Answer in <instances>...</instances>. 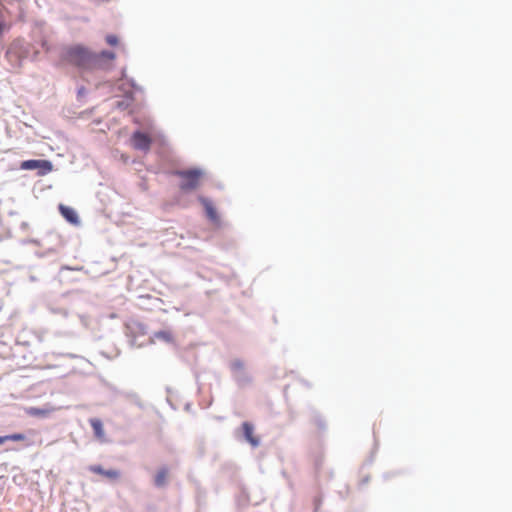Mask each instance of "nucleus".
I'll list each match as a JSON object with an SVG mask.
<instances>
[{"instance_id": "1", "label": "nucleus", "mask_w": 512, "mask_h": 512, "mask_svg": "<svg viewBox=\"0 0 512 512\" xmlns=\"http://www.w3.org/2000/svg\"><path fill=\"white\" fill-rule=\"evenodd\" d=\"M116 58L115 52L111 50H102L94 52L83 44H73L66 46L60 53V59L79 69H104L107 61H113Z\"/></svg>"}, {"instance_id": "2", "label": "nucleus", "mask_w": 512, "mask_h": 512, "mask_svg": "<svg viewBox=\"0 0 512 512\" xmlns=\"http://www.w3.org/2000/svg\"><path fill=\"white\" fill-rule=\"evenodd\" d=\"M30 54V45L23 38H16L8 46L5 58L13 68H20Z\"/></svg>"}, {"instance_id": "3", "label": "nucleus", "mask_w": 512, "mask_h": 512, "mask_svg": "<svg viewBox=\"0 0 512 512\" xmlns=\"http://www.w3.org/2000/svg\"><path fill=\"white\" fill-rule=\"evenodd\" d=\"M203 174V170L198 167L175 171V175L181 178L179 188L183 192H190L198 188Z\"/></svg>"}, {"instance_id": "4", "label": "nucleus", "mask_w": 512, "mask_h": 512, "mask_svg": "<svg viewBox=\"0 0 512 512\" xmlns=\"http://www.w3.org/2000/svg\"><path fill=\"white\" fill-rule=\"evenodd\" d=\"M19 168L36 171L38 176H45L53 170V163L48 159H27L20 162Z\"/></svg>"}, {"instance_id": "5", "label": "nucleus", "mask_w": 512, "mask_h": 512, "mask_svg": "<svg viewBox=\"0 0 512 512\" xmlns=\"http://www.w3.org/2000/svg\"><path fill=\"white\" fill-rule=\"evenodd\" d=\"M230 370L236 384L240 387H246L251 384L252 378L244 369V362L241 359H235L230 363Z\"/></svg>"}, {"instance_id": "6", "label": "nucleus", "mask_w": 512, "mask_h": 512, "mask_svg": "<svg viewBox=\"0 0 512 512\" xmlns=\"http://www.w3.org/2000/svg\"><path fill=\"white\" fill-rule=\"evenodd\" d=\"M131 145L134 149L139 151H148L152 145V138L142 130H136L132 133Z\"/></svg>"}, {"instance_id": "7", "label": "nucleus", "mask_w": 512, "mask_h": 512, "mask_svg": "<svg viewBox=\"0 0 512 512\" xmlns=\"http://www.w3.org/2000/svg\"><path fill=\"white\" fill-rule=\"evenodd\" d=\"M130 332L129 344L131 347H142L144 345L143 342L138 343L137 339L140 336H145L148 333V327L146 324L141 322H134L131 325L127 326Z\"/></svg>"}, {"instance_id": "8", "label": "nucleus", "mask_w": 512, "mask_h": 512, "mask_svg": "<svg viewBox=\"0 0 512 512\" xmlns=\"http://www.w3.org/2000/svg\"><path fill=\"white\" fill-rule=\"evenodd\" d=\"M197 200L204 207L206 217L213 223L219 222L220 217L213 202L203 195H199Z\"/></svg>"}, {"instance_id": "9", "label": "nucleus", "mask_w": 512, "mask_h": 512, "mask_svg": "<svg viewBox=\"0 0 512 512\" xmlns=\"http://www.w3.org/2000/svg\"><path fill=\"white\" fill-rule=\"evenodd\" d=\"M241 429L244 440L253 448H257L260 445V438L254 435V425L251 422L245 421L242 423Z\"/></svg>"}, {"instance_id": "10", "label": "nucleus", "mask_w": 512, "mask_h": 512, "mask_svg": "<svg viewBox=\"0 0 512 512\" xmlns=\"http://www.w3.org/2000/svg\"><path fill=\"white\" fill-rule=\"evenodd\" d=\"M58 210L67 223L74 226L80 225L81 220L79 218L77 211L74 208L64 204H59Z\"/></svg>"}, {"instance_id": "11", "label": "nucleus", "mask_w": 512, "mask_h": 512, "mask_svg": "<svg viewBox=\"0 0 512 512\" xmlns=\"http://www.w3.org/2000/svg\"><path fill=\"white\" fill-rule=\"evenodd\" d=\"M168 474H169V468L166 465H163L159 467L157 473L155 474L153 478V485L157 489H162L167 487L168 485Z\"/></svg>"}, {"instance_id": "12", "label": "nucleus", "mask_w": 512, "mask_h": 512, "mask_svg": "<svg viewBox=\"0 0 512 512\" xmlns=\"http://www.w3.org/2000/svg\"><path fill=\"white\" fill-rule=\"evenodd\" d=\"M155 340H159L162 342H165L167 344H173L175 345V338L173 333L170 330H159L155 331L149 338L148 343L153 344L155 343Z\"/></svg>"}, {"instance_id": "13", "label": "nucleus", "mask_w": 512, "mask_h": 512, "mask_svg": "<svg viewBox=\"0 0 512 512\" xmlns=\"http://www.w3.org/2000/svg\"><path fill=\"white\" fill-rule=\"evenodd\" d=\"M90 471L105 476L110 479H117L120 476V472L115 469H105L101 465H92L90 466Z\"/></svg>"}, {"instance_id": "14", "label": "nucleus", "mask_w": 512, "mask_h": 512, "mask_svg": "<svg viewBox=\"0 0 512 512\" xmlns=\"http://www.w3.org/2000/svg\"><path fill=\"white\" fill-rule=\"evenodd\" d=\"M89 423L93 430L94 436L97 439H103L105 436V432L102 420L99 418H90Z\"/></svg>"}, {"instance_id": "15", "label": "nucleus", "mask_w": 512, "mask_h": 512, "mask_svg": "<svg viewBox=\"0 0 512 512\" xmlns=\"http://www.w3.org/2000/svg\"><path fill=\"white\" fill-rule=\"evenodd\" d=\"M45 307L50 313L60 315L63 318H67L69 315L68 310L64 306L56 305L50 300L45 301Z\"/></svg>"}, {"instance_id": "16", "label": "nucleus", "mask_w": 512, "mask_h": 512, "mask_svg": "<svg viewBox=\"0 0 512 512\" xmlns=\"http://www.w3.org/2000/svg\"><path fill=\"white\" fill-rule=\"evenodd\" d=\"M311 419L313 423L317 426L318 430L321 432H325L327 430V423L324 417L314 408L310 409Z\"/></svg>"}, {"instance_id": "17", "label": "nucleus", "mask_w": 512, "mask_h": 512, "mask_svg": "<svg viewBox=\"0 0 512 512\" xmlns=\"http://www.w3.org/2000/svg\"><path fill=\"white\" fill-rule=\"evenodd\" d=\"M59 255V250L55 247H51L46 249L45 251H37L35 252V256L38 258H52L55 259Z\"/></svg>"}, {"instance_id": "18", "label": "nucleus", "mask_w": 512, "mask_h": 512, "mask_svg": "<svg viewBox=\"0 0 512 512\" xmlns=\"http://www.w3.org/2000/svg\"><path fill=\"white\" fill-rule=\"evenodd\" d=\"M5 437H6V442L7 441H23L26 438L25 434H23V433L8 434V435H5Z\"/></svg>"}, {"instance_id": "19", "label": "nucleus", "mask_w": 512, "mask_h": 512, "mask_svg": "<svg viewBox=\"0 0 512 512\" xmlns=\"http://www.w3.org/2000/svg\"><path fill=\"white\" fill-rule=\"evenodd\" d=\"M105 41L110 46H117L119 43V38L115 34H108L105 37Z\"/></svg>"}, {"instance_id": "20", "label": "nucleus", "mask_w": 512, "mask_h": 512, "mask_svg": "<svg viewBox=\"0 0 512 512\" xmlns=\"http://www.w3.org/2000/svg\"><path fill=\"white\" fill-rule=\"evenodd\" d=\"M126 81L129 84V86L132 87L135 91H142V87L136 83L134 78L128 77Z\"/></svg>"}, {"instance_id": "21", "label": "nucleus", "mask_w": 512, "mask_h": 512, "mask_svg": "<svg viewBox=\"0 0 512 512\" xmlns=\"http://www.w3.org/2000/svg\"><path fill=\"white\" fill-rule=\"evenodd\" d=\"M20 244L21 245H28V244L40 245V241L35 238H27V239H22L20 241Z\"/></svg>"}, {"instance_id": "22", "label": "nucleus", "mask_w": 512, "mask_h": 512, "mask_svg": "<svg viewBox=\"0 0 512 512\" xmlns=\"http://www.w3.org/2000/svg\"><path fill=\"white\" fill-rule=\"evenodd\" d=\"M321 504H322V497L320 495L315 496L313 499L314 512H318Z\"/></svg>"}, {"instance_id": "23", "label": "nucleus", "mask_w": 512, "mask_h": 512, "mask_svg": "<svg viewBox=\"0 0 512 512\" xmlns=\"http://www.w3.org/2000/svg\"><path fill=\"white\" fill-rule=\"evenodd\" d=\"M10 29V25L7 24V22L3 19H0V37L3 35V33Z\"/></svg>"}, {"instance_id": "24", "label": "nucleus", "mask_w": 512, "mask_h": 512, "mask_svg": "<svg viewBox=\"0 0 512 512\" xmlns=\"http://www.w3.org/2000/svg\"><path fill=\"white\" fill-rule=\"evenodd\" d=\"M130 105L131 103L124 99L122 101H118L116 107L120 110H126Z\"/></svg>"}, {"instance_id": "25", "label": "nucleus", "mask_w": 512, "mask_h": 512, "mask_svg": "<svg viewBox=\"0 0 512 512\" xmlns=\"http://www.w3.org/2000/svg\"><path fill=\"white\" fill-rule=\"evenodd\" d=\"M87 94V90L84 86H80L77 89V98L80 99Z\"/></svg>"}, {"instance_id": "26", "label": "nucleus", "mask_w": 512, "mask_h": 512, "mask_svg": "<svg viewBox=\"0 0 512 512\" xmlns=\"http://www.w3.org/2000/svg\"><path fill=\"white\" fill-rule=\"evenodd\" d=\"M125 100L132 103L134 101V93L132 91L125 92Z\"/></svg>"}, {"instance_id": "27", "label": "nucleus", "mask_w": 512, "mask_h": 512, "mask_svg": "<svg viewBox=\"0 0 512 512\" xmlns=\"http://www.w3.org/2000/svg\"><path fill=\"white\" fill-rule=\"evenodd\" d=\"M45 413L44 410L42 409H39V408H32L31 409V414L32 415H43Z\"/></svg>"}, {"instance_id": "28", "label": "nucleus", "mask_w": 512, "mask_h": 512, "mask_svg": "<svg viewBox=\"0 0 512 512\" xmlns=\"http://www.w3.org/2000/svg\"><path fill=\"white\" fill-rule=\"evenodd\" d=\"M127 78H128V76H127V73H126V68H122L121 69V79L126 80Z\"/></svg>"}, {"instance_id": "29", "label": "nucleus", "mask_w": 512, "mask_h": 512, "mask_svg": "<svg viewBox=\"0 0 512 512\" xmlns=\"http://www.w3.org/2000/svg\"><path fill=\"white\" fill-rule=\"evenodd\" d=\"M29 227V224L25 221H23L21 224H20V229L22 231H25L27 228Z\"/></svg>"}, {"instance_id": "30", "label": "nucleus", "mask_w": 512, "mask_h": 512, "mask_svg": "<svg viewBox=\"0 0 512 512\" xmlns=\"http://www.w3.org/2000/svg\"><path fill=\"white\" fill-rule=\"evenodd\" d=\"M62 356H66V357H69V358H77L78 356L75 355V354H72V353H67V354H61Z\"/></svg>"}, {"instance_id": "31", "label": "nucleus", "mask_w": 512, "mask_h": 512, "mask_svg": "<svg viewBox=\"0 0 512 512\" xmlns=\"http://www.w3.org/2000/svg\"><path fill=\"white\" fill-rule=\"evenodd\" d=\"M6 442V437L5 435H0V445L4 444Z\"/></svg>"}, {"instance_id": "32", "label": "nucleus", "mask_w": 512, "mask_h": 512, "mask_svg": "<svg viewBox=\"0 0 512 512\" xmlns=\"http://www.w3.org/2000/svg\"><path fill=\"white\" fill-rule=\"evenodd\" d=\"M369 482V477L366 476L362 479L361 484H367Z\"/></svg>"}, {"instance_id": "33", "label": "nucleus", "mask_w": 512, "mask_h": 512, "mask_svg": "<svg viewBox=\"0 0 512 512\" xmlns=\"http://www.w3.org/2000/svg\"><path fill=\"white\" fill-rule=\"evenodd\" d=\"M373 462V455L370 456V458L367 460V464L370 465Z\"/></svg>"}, {"instance_id": "34", "label": "nucleus", "mask_w": 512, "mask_h": 512, "mask_svg": "<svg viewBox=\"0 0 512 512\" xmlns=\"http://www.w3.org/2000/svg\"><path fill=\"white\" fill-rule=\"evenodd\" d=\"M128 396H129V397H133V398H137V399H138V396H137L135 393H130Z\"/></svg>"}, {"instance_id": "35", "label": "nucleus", "mask_w": 512, "mask_h": 512, "mask_svg": "<svg viewBox=\"0 0 512 512\" xmlns=\"http://www.w3.org/2000/svg\"><path fill=\"white\" fill-rule=\"evenodd\" d=\"M67 295H68V293H62V294L60 295V298H61V299H63V298H65Z\"/></svg>"}, {"instance_id": "36", "label": "nucleus", "mask_w": 512, "mask_h": 512, "mask_svg": "<svg viewBox=\"0 0 512 512\" xmlns=\"http://www.w3.org/2000/svg\"><path fill=\"white\" fill-rule=\"evenodd\" d=\"M61 269H67L70 270L71 268L69 266H63Z\"/></svg>"}, {"instance_id": "37", "label": "nucleus", "mask_w": 512, "mask_h": 512, "mask_svg": "<svg viewBox=\"0 0 512 512\" xmlns=\"http://www.w3.org/2000/svg\"><path fill=\"white\" fill-rule=\"evenodd\" d=\"M30 280L31 281H35V277L34 276H30Z\"/></svg>"}]
</instances>
